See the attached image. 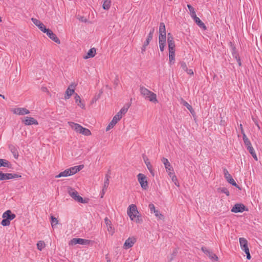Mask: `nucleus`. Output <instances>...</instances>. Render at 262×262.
I'll use <instances>...</instances> for the list:
<instances>
[{
    "mask_svg": "<svg viewBox=\"0 0 262 262\" xmlns=\"http://www.w3.org/2000/svg\"><path fill=\"white\" fill-rule=\"evenodd\" d=\"M140 92L141 95L145 99L154 103L158 102L157 95L146 88L143 86H140Z\"/></svg>",
    "mask_w": 262,
    "mask_h": 262,
    "instance_id": "f257e3e1",
    "label": "nucleus"
},
{
    "mask_svg": "<svg viewBox=\"0 0 262 262\" xmlns=\"http://www.w3.org/2000/svg\"><path fill=\"white\" fill-rule=\"evenodd\" d=\"M127 213L132 221L137 223H141L142 222L141 216L138 215L139 212L135 205H130L127 209Z\"/></svg>",
    "mask_w": 262,
    "mask_h": 262,
    "instance_id": "f03ea898",
    "label": "nucleus"
},
{
    "mask_svg": "<svg viewBox=\"0 0 262 262\" xmlns=\"http://www.w3.org/2000/svg\"><path fill=\"white\" fill-rule=\"evenodd\" d=\"M15 214L12 213L11 210L6 211L2 215L3 220L1 222V225L3 226H9L10 224V221L15 219Z\"/></svg>",
    "mask_w": 262,
    "mask_h": 262,
    "instance_id": "7ed1b4c3",
    "label": "nucleus"
},
{
    "mask_svg": "<svg viewBox=\"0 0 262 262\" xmlns=\"http://www.w3.org/2000/svg\"><path fill=\"white\" fill-rule=\"evenodd\" d=\"M68 192L75 201L82 203H86L83 198L78 194L77 191L75 189L69 187L68 188Z\"/></svg>",
    "mask_w": 262,
    "mask_h": 262,
    "instance_id": "20e7f679",
    "label": "nucleus"
},
{
    "mask_svg": "<svg viewBox=\"0 0 262 262\" xmlns=\"http://www.w3.org/2000/svg\"><path fill=\"white\" fill-rule=\"evenodd\" d=\"M239 242L241 246V248L243 251H244L247 255V258L250 259L251 255L249 252V249L248 246V242L244 237H241L239 238Z\"/></svg>",
    "mask_w": 262,
    "mask_h": 262,
    "instance_id": "39448f33",
    "label": "nucleus"
},
{
    "mask_svg": "<svg viewBox=\"0 0 262 262\" xmlns=\"http://www.w3.org/2000/svg\"><path fill=\"white\" fill-rule=\"evenodd\" d=\"M21 176L16 173H3L0 172V181L7 180L10 179H16L21 178Z\"/></svg>",
    "mask_w": 262,
    "mask_h": 262,
    "instance_id": "423d86ee",
    "label": "nucleus"
},
{
    "mask_svg": "<svg viewBox=\"0 0 262 262\" xmlns=\"http://www.w3.org/2000/svg\"><path fill=\"white\" fill-rule=\"evenodd\" d=\"M91 241L89 239H85L83 238H74L71 240L69 243L70 245H75L76 244H80L82 245H86L91 243Z\"/></svg>",
    "mask_w": 262,
    "mask_h": 262,
    "instance_id": "0eeeda50",
    "label": "nucleus"
},
{
    "mask_svg": "<svg viewBox=\"0 0 262 262\" xmlns=\"http://www.w3.org/2000/svg\"><path fill=\"white\" fill-rule=\"evenodd\" d=\"M201 250L205 254H206L209 257V258L213 262H216L218 261V257L216 256L215 254L213 253L212 251H210L205 247H202L201 248Z\"/></svg>",
    "mask_w": 262,
    "mask_h": 262,
    "instance_id": "6e6552de",
    "label": "nucleus"
},
{
    "mask_svg": "<svg viewBox=\"0 0 262 262\" xmlns=\"http://www.w3.org/2000/svg\"><path fill=\"white\" fill-rule=\"evenodd\" d=\"M138 179L141 187L143 189H146L148 187V183L145 175L142 173H139L138 175Z\"/></svg>",
    "mask_w": 262,
    "mask_h": 262,
    "instance_id": "1a4fd4ad",
    "label": "nucleus"
},
{
    "mask_svg": "<svg viewBox=\"0 0 262 262\" xmlns=\"http://www.w3.org/2000/svg\"><path fill=\"white\" fill-rule=\"evenodd\" d=\"M223 172L224 174V177L226 180L228 181L229 183L231 184L232 185L235 186L236 187H238V185L236 183V182L234 181V179L232 178V176L230 175V174L229 173L227 169L224 168L223 169Z\"/></svg>",
    "mask_w": 262,
    "mask_h": 262,
    "instance_id": "9d476101",
    "label": "nucleus"
},
{
    "mask_svg": "<svg viewBox=\"0 0 262 262\" xmlns=\"http://www.w3.org/2000/svg\"><path fill=\"white\" fill-rule=\"evenodd\" d=\"M159 40L165 39L166 38V33L165 24L163 23H160L159 29Z\"/></svg>",
    "mask_w": 262,
    "mask_h": 262,
    "instance_id": "9b49d317",
    "label": "nucleus"
},
{
    "mask_svg": "<svg viewBox=\"0 0 262 262\" xmlns=\"http://www.w3.org/2000/svg\"><path fill=\"white\" fill-rule=\"evenodd\" d=\"M245 210H247L246 209V207L244 204H236L232 207L231 211L234 213L243 212Z\"/></svg>",
    "mask_w": 262,
    "mask_h": 262,
    "instance_id": "f8f14e48",
    "label": "nucleus"
},
{
    "mask_svg": "<svg viewBox=\"0 0 262 262\" xmlns=\"http://www.w3.org/2000/svg\"><path fill=\"white\" fill-rule=\"evenodd\" d=\"M75 85L74 83H71L70 84L68 89L66 91L64 96V99L66 100L68 99L70 97L74 94L75 92Z\"/></svg>",
    "mask_w": 262,
    "mask_h": 262,
    "instance_id": "ddd939ff",
    "label": "nucleus"
},
{
    "mask_svg": "<svg viewBox=\"0 0 262 262\" xmlns=\"http://www.w3.org/2000/svg\"><path fill=\"white\" fill-rule=\"evenodd\" d=\"M22 122L26 125H38V121L34 118L26 117L23 120Z\"/></svg>",
    "mask_w": 262,
    "mask_h": 262,
    "instance_id": "4468645a",
    "label": "nucleus"
},
{
    "mask_svg": "<svg viewBox=\"0 0 262 262\" xmlns=\"http://www.w3.org/2000/svg\"><path fill=\"white\" fill-rule=\"evenodd\" d=\"M12 112L18 115H25L30 113L28 110L26 108L18 107L12 110Z\"/></svg>",
    "mask_w": 262,
    "mask_h": 262,
    "instance_id": "2eb2a0df",
    "label": "nucleus"
},
{
    "mask_svg": "<svg viewBox=\"0 0 262 262\" xmlns=\"http://www.w3.org/2000/svg\"><path fill=\"white\" fill-rule=\"evenodd\" d=\"M45 33H46L47 35L54 41L59 44L60 43V40L57 37L55 34H54L51 30L49 29H46Z\"/></svg>",
    "mask_w": 262,
    "mask_h": 262,
    "instance_id": "dca6fc26",
    "label": "nucleus"
},
{
    "mask_svg": "<svg viewBox=\"0 0 262 262\" xmlns=\"http://www.w3.org/2000/svg\"><path fill=\"white\" fill-rule=\"evenodd\" d=\"M31 20L42 32H45V31H47L45 26L39 20L35 18H32Z\"/></svg>",
    "mask_w": 262,
    "mask_h": 262,
    "instance_id": "f3484780",
    "label": "nucleus"
},
{
    "mask_svg": "<svg viewBox=\"0 0 262 262\" xmlns=\"http://www.w3.org/2000/svg\"><path fill=\"white\" fill-rule=\"evenodd\" d=\"M135 242L136 239L135 238L129 237L125 241L123 247L126 249L130 248L133 246Z\"/></svg>",
    "mask_w": 262,
    "mask_h": 262,
    "instance_id": "a211bd4d",
    "label": "nucleus"
},
{
    "mask_svg": "<svg viewBox=\"0 0 262 262\" xmlns=\"http://www.w3.org/2000/svg\"><path fill=\"white\" fill-rule=\"evenodd\" d=\"M104 222L107 227V231L111 235H113L114 233V229L112 226L111 221L107 217H105Z\"/></svg>",
    "mask_w": 262,
    "mask_h": 262,
    "instance_id": "6ab92c4d",
    "label": "nucleus"
},
{
    "mask_svg": "<svg viewBox=\"0 0 262 262\" xmlns=\"http://www.w3.org/2000/svg\"><path fill=\"white\" fill-rule=\"evenodd\" d=\"M68 124L74 130L78 133H80L81 129L82 127L80 124L73 122H69Z\"/></svg>",
    "mask_w": 262,
    "mask_h": 262,
    "instance_id": "aec40b11",
    "label": "nucleus"
},
{
    "mask_svg": "<svg viewBox=\"0 0 262 262\" xmlns=\"http://www.w3.org/2000/svg\"><path fill=\"white\" fill-rule=\"evenodd\" d=\"M162 162L164 164L165 168L167 171H173V169L167 159L165 158H163L162 159Z\"/></svg>",
    "mask_w": 262,
    "mask_h": 262,
    "instance_id": "412c9836",
    "label": "nucleus"
},
{
    "mask_svg": "<svg viewBox=\"0 0 262 262\" xmlns=\"http://www.w3.org/2000/svg\"><path fill=\"white\" fill-rule=\"evenodd\" d=\"M0 167L11 168L12 167V165L8 160L4 159H0Z\"/></svg>",
    "mask_w": 262,
    "mask_h": 262,
    "instance_id": "4be33fe9",
    "label": "nucleus"
},
{
    "mask_svg": "<svg viewBox=\"0 0 262 262\" xmlns=\"http://www.w3.org/2000/svg\"><path fill=\"white\" fill-rule=\"evenodd\" d=\"M195 23L201 28H203L204 29H206V27L204 24L200 20V19L196 16V15L192 17Z\"/></svg>",
    "mask_w": 262,
    "mask_h": 262,
    "instance_id": "5701e85b",
    "label": "nucleus"
},
{
    "mask_svg": "<svg viewBox=\"0 0 262 262\" xmlns=\"http://www.w3.org/2000/svg\"><path fill=\"white\" fill-rule=\"evenodd\" d=\"M154 32H155V28H152L150 30V32L147 36L146 41L144 42V43H145V46H148L149 45V42L151 41V40L152 38L153 34H154Z\"/></svg>",
    "mask_w": 262,
    "mask_h": 262,
    "instance_id": "b1692460",
    "label": "nucleus"
},
{
    "mask_svg": "<svg viewBox=\"0 0 262 262\" xmlns=\"http://www.w3.org/2000/svg\"><path fill=\"white\" fill-rule=\"evenodd\" d=\"M96 53V50L95 48H93L89 50L87 55L84 56L83 58L84 59H88L89 58H92L95 56Z\"/></svg>",
    "mask_w": 262,
    "mask_h": 262,
    "instance_id": "393cba45",
    "label": "nucleus"
},
{
    "mask_svg": "<svg viewBox=\"0 0 262 262\" xmlns=\"http://www.w3.org/2000/svg\"><path fill=\"white\" fill-rule=\"evenodd\" d=\"M70 176H71V171H70L69 169H67L63 171L60 172L58 175L56 176L55 178H58L62 177H68Z\"/></svg>",
    "mask_w": 262,
    "mask_h": 262,
    "instance_id": "a878e982",
    "label": "nucleus"
},
{
    "mask_svg": "<svg viewBox=\"0 0 262 262\" xmlns=\"http://www.w3.org/2000/svg\"><path fill=\"white\" fill-rule=\"evenodd\" d=\"M83 167V165L76 166L69 168L70 171H71V174L73 175L78 171H79L80 169Z\"/></svg>",
    "mask_w": 262,
    "mask_h": 262,
    "instance_id": "bb28decb",
    "label": "nucleus"
},
{
    "mask_svg": "<svg viewBox=\"0 0 262 262\" xmlns=\"http://www.w3.org/2000/svg\"><path fill=\"white\" fill-rule=\"evenodd\" d=\"M181 103L183 104L184 106H186L192 114H193V113L194 112L192 106L188 103L185 101L183 99H181Z\"/></svg>",
    "mask_w": 262,
    "mask_h": 262,
    "instance_id": "cd10ccee",
    "label": "nucleus"
},
{
    "mask_svg": "<svg viewBox=\"0 0 262 262\" xmlns=\"http://www.w3.org/2000/svg\"><path fill=\"white\" fill-rule=\"evenodd\" d=\"M75 100L77 105L82 108H84L85 107L84 104L81 102L80 96L78 94H76L75 96Z\"/></svg>",
    "mask_w": 262,
    "mask_h": 262,
    "instance_id": "c85d7f7f",
    "label": "nucleus"
},
{
    "mask_svg": "<svg viewBox=\"0 0 262 262\" xmlns=\"http://www.w3.org/2000/svg\"><path fill=\"white\" fill-rule=\"evenodd\" d=\"M169 58L170 63H173L175 60V49L169 50Z\"/></svg>",
    "mask_w": 262,
    "mask_h": 262,
    "instance_id": "c756f323",
    "label": "nucleus"
},
{
    "mask_svg": "<svg viewBox=\"0 0 262 262\" xmlns=\"http://www.w3.org/2000/svg\"><path fill=\"white\" fill-rule=\"evenodd\" d=\"M79 134H81L84 136H88L91 135V132L89 129L82 127Z\"/></svg>",
    "mask_w": 262,
    "mask_h": 262,
    "instance_id": "7c9ffc66",
    "label": "nucleus"
},
{
    "mask_svg": "<svg viewBox=\"0 0 262 262\" xmlns=\"http://www.w3.org/2000/svg\"><path fill=\"white\" fill-rule=\"evenodd\" d=\"M111 6L110 0H103V8L104 10H108Z\"/></svg>",
    "mask_w": 262,
    "mask_h": 262,
    "instance_id": "2f4dec72",
    "label": "nucleus"
},
{
    "mask_svg": "<svg viewBox=\"0 0 262 262\" xmlns=\"http://www.w3.org/2000/svg\"><path fill=\"white\" fill-rule=\"evenodd\" d=\"M159 47H160V51L161 52H163L165 49L166 40H165V39L159 40Z\"/></svg>",
    "mask_w": 262,
    "mask_h": 262,
    "instance_id": "473e14b6",
    "label": "nucleus"
},
{
    "mask_svg": "<svg viewBox=\"0 0 262 262\" xmlns=\"http://www.w3.org/2000/svg\"><path fill=\"white\" fill-rule=\"evenodd\" d=\"M45 243L43 241H39V242H38V243H37V249L39 250V251H41L45 247Z\"/></svg>",
    "mask_w": 262,
    "mask_h": 262,
    "instance_id": "72a5a7b5",
    "label": "nucleus"
},
{
    "mask_svg": "<svg viewBox=\"0 0 262 262\" xmlns=\"http://www.w3.org/2000/svg\"><path fill=\"white\" fill-rule=\"evenodd\" d=\"M51 219V226L53 228H55V226L58 224V221L57 218L52 216Z\"/></svg>",
    "mask_w": 262,
    "mask_h": 262,
    "instance_id": "f704fd0d",
    "label": "nucleus"
},
{
    "mask_svg": "<svg viewBox=\"0 0 262 262\" xmlns=\"http://www.w3.org/2000/svg\"><path fill=\"white\" fill-rule=\"evenodd\" d=\"M187 7L190 11V14L191 17H193L195 15H196L194 9L190 5H187Z\"/></svg>",
    "mask_w": 262,
    "mask_h": 262,
    "instance_id": "c9c22d12",
    "label": "nucleus"
},
{
    "mask_svg": "<svg viewBox=\"0 0 262 262\" xmlns=\"http://www.w3.org/2000/svg\"><path fill=\"white\" fill-rule=\"evenodd\" d=\"M143 159L148 169H151L152 167V166L150 162L149 161L147 157H143Z\"/></svg>",
    "mask_w": 262,
    "mask_h": 262,
    "instance_id": "e433bc0d",
    "label": "nucleus"
},
{
    "mask_svg": "<svg viewBox=\"0 0 262 262\" xmlns=\"http://www.w3.org/2000/svg\"><path fill=\"white\" fill-rule=\"evenodd\" d=\"M168 45V50H172L175 49V43L174 41H167Z\"/></svg>",
    "mask_w": 262,
    "mask_h": 262,
    "instance_id": "4c0bfd02",
    "label": "nucleus"
},
{
    "mask_svg": "<svg viewBox=\"0 0 262 262\" xmlns=\"http://www.w3.org/2000/svg\"><path fill=\"white\" fill-rule=\"evenodd\" d=\"M108 185H109V180H105L104 184H103V193L105 192V191L108 186Z\"/></svg>",
    "mask_w": 262,
    "mask_h": 262,
    "instance_id": "58836bf2",
    "label": "nucleus"
},
{
    "mask_svg": "<svg viewBox=\"0 0 262 262\" xmlns=\"http://www.w3.org/2000/svg\"><path fill=\"white\" fill-rule=\"evenodd\" d=\"M129 108L128 105L124 106L120 110V112L123 115H124L126 113V112L128 111V109Z\"/></svg>",
    "mask_w": 262,
    "mask_h": 262,
    "instance_id": "ea45409f",
    "label": "nucleus"
},
{
    "mask_svg": "<svg viewBox=\"0 0 262 262\" xmlns=\"http://www.w3.org/2000/svg\"><path fill=\"white\" fill-rule=\"evenodd\" d=\"M115 125L116 124L114 122V121H111V122L108 124V125L106 127V131H108L111 128H113Z\"/></svg>",
    "mask_w": 262,
    "mask_h": 262,
    "instance_id": "a19ab883",
    "label": "nucleus"
},
{
    "mask_svg": "<svg viewBox=\"0 0 262 262\" xmlns=\"http://www.w3.org/2000/svg\"><path fill=\"white\" fill-rule=\"evenodd\" d=\"M154 213L155 216L159 219L162 220L164 218L163 215L161 213H159V211L157 210L155 211Z\"/></svg>",
    "mask_w": 262,
    "mask_h": 262,
    "instance_id": "79ce46f5",
    "label": "nucleus"
},
{
    "mask_svg": "<svg viewBox=\"0 0 262 262\" xmlns=\"http://www.w3.org/2000/svg\"><path fill=\"white\" fill-rule=\"evenodd\" d=\"M220 189L222 192L226 194L227 196H229L230 195V192L226 188L223 187L220 188Z\"/></svg>",
    "mask_w": 262,
    "mask_h": 262,
    "instance_id": "37998d69",
    "label": "nucleus"
},
{
    "mask_svg": "<svg viewBox=\"0 0 262 262\" xmlns=\"http://www.w3.org/2000/svg\"><path fill=\"white\" fill-rule=\"evenodd\" d=\"M148 207L150 209L151 213H154L157 210L155 208V205L153 204H149Z\"/></svg>",
    "mask_w": 262,
    "mask_h": 262,
    "instance_id": "c03bdc74",
    "label": "nucleus"
},
{
    "mask_svg": "<svg viewBox=\"0 0 262 262\" xmlns=\"http://www.w3.org/2000/svg\"><path fill=\"white\" fill-rule=\"evenodd\" d=\"M172 181L174 183V184L178 187L179 186V183L178 182V179L176 176H172L171 179Z\"/></svg>",
    "mask_w": 262,
    "mask_h": 262,
    "instance_id": "a18cd8bd",
    "label": "nucleus"
},
{
    "mask_svg": "<svg viewBox=\"0 0 262 262\" xmlns=\"http://www.w3.org/2000/svg\"><path fill=\"white\" fill-rule=\"evenodd\" d=\"M181 67L182 68V69L185 71H186L188 69L187 65L184 62H181Z\"/></svg>",
    "mask_w": 262,
    "mask_h": 262,
    "instance_id": "49530a36",
    "label": "nucleus"
},
{
    "mask_svg": "<svg viewBox=\"0 0 262 262\" xmlns=\"http://www.w3.org/2000/svg\"><path fill=\"white\" fill-rule=\"evenodd\" d=\"M174 41L173 37L172 35L170 33H168L167 34V41Z\"/></svg>",
    "mask_w": 262,
    "mask_h": 262,
    "instance_id": "de8ad7c7",
    "label": "nucleus"
},
{
    "mask_svg": "<svg viewBox=\"0 0 262 262\" xmlns=\"http://www.w3.org/2000/svg\"><path fill=\"white\" fill-rule=\"evenodd\" d=\"M121 119L119 118V117H118V116H115L113 119H112V121H114V122L116 124Z\"/></svg>",
    "mask_w": 262,
    "mask_h": 262,
    "instance_id": "09e8293b",
    "label": "nucleus"
},
{
    "mask_svg": "<svg viewBox=\"0 0 262 262\" xmlns=\"http://www.w3.org/2000/svg\"><path fill=\"white\" fill-rule=\"evenodd\" d=\"M244 142L245 145L247 147V148L248 147H249L251 145H252L251 143V142H250V140L249 139L246 140V141H244Z\"/></svg>",
    "mask_w": 262,
    "mask_h": 262,
    "instance_id": "8fccbe9b",
    "label": "nucleus"
},
{
    "mask_svg": "<svg viewBox=\"0 0 262 262\" xmlns=\"http://www.w3.org/2000/svg\"><path fill=\"white\" fill-rule=\"evenodd\" d=\"M247 149L248 150V151H249L250 154H253L254 152H255L254 149L253 148V147L252 146V145H251L249 147H248Z\"/></svg>",
    "mask_w": 262,
    "mask_h": 262,
    "instance_id": "3c124183",
    "label": "nucleus"
},
{
    "mask_svg": "<svg viewBox=\"0 0 262 262\" xmlns=\"http://www.w3.org/2000/svg\"><path fill=\"white\" fill-rule=\"evenodd\" d=\"M167 172L168 176H169L170 178H171V179H172V176H176L174 173L173 172V171H168Z\"/></svg>",
    "mask_w": 262,
    "mask_h": 262,
    "instance_id": "603ef678",
    "label": "nucleus"
},
{
    "mask_svg": "<svg viewBox=\"0 0 262 262\" xmlns=\"http://www.w3.org/2000/svg\"><path fill=\"white\" fill-rule=\"evenodd\" d=\"M242 134L243 135V141H246V140H248V138H247V137L246 136L244 130H242Z\"/></svg>",
    "mask_w": 262,
    "mask_h": 262,
    "instance_id": "864d4df0",
    "label": "nucleus"
},
{
    "mask_svg": "<svg viewBox=\"0 0 262 262\" xmlns=\"http://www.w3.org/2000/svg\"><path fill=\"white\" fill-rule=\"evenodd\" d=\"M185 72H186L189 75H193V72L192 69H187Z\"/></svg>",
    "mask_w": 262,
    "mask_h": 262,
    "instance_id": "5fc2aeb1",
    "label": "nucleus"
},
{
    "mask_svg": "<svg viewBox=\"0 0 262 262\" xmlns=\"http://www.w3.org/2000/svg\"><path fill=\"white\" fill-rule=\"evenodd\" d=\"M147 46H145V43H144L142 47V53H143L144 52H145V51L146 50V47Z\"/></svg>",
    "mask_w": 262,
    "mask_h": 262,
    "instance_id": "6e6d98bb",
    "label": "nucleus"
},
{
    "mask_svg": "<svg viewBox=\"0 0 262 262\" xmlns=\"http://www.w3.org/2000/svg\"><path fill=\"white\" fill-rule=\"evenodd\" d=\"M122 115L123 114L121 113H120V111L118 112L117 114L116 115V116H118V117H119L120 119H121V118L122 117Z\"/></svg>",
    "mask_w": 262,
    "mask_h": 262,
    "instance_id": "4d7b16f0",
    "label": "nucleus"
},
{
    "mask_svg": "<svg viewBox=\"0 0 262 262\" xmlns=\"http://www.w3.org/2000/svg\"><path fill=\"white\" fill-rule=\"evenodd\" d=\"M252 155V156L253 157V158L256 160V161H257L258 159H257V156H256V155L255 154V152H254L253 154H251Z\"/></svg>",
    "mask_w": 262,
    "mask_h": 262,
    "instance_id": "13d9d810",
    "label": "nucleus"
},
{
    "mask_svg": "<svg viewBox=\"0 0 262 262\" xmlns=\"http://www.w3.org/2000/svg\"><path fill=\"white\" fill-rule=\"evenodd\" d=\"M148 170H149V171H150V173H151V174L152 176H154V175H155V173H154V170H153V169H152V167L151 169H148Z\"/></svg>",
    "mask_w": 262,
    "mask_h": 262,
    "instance_id": "bf43d9fd",
    "label": "nucleus"
},
{
    "mask_svg": "<svg viewBox=\"0 0 262 262\" xmlns=\"http://www.w3.org/2000/svg\"><path fill=\"white\" fill-rule=\"evenodd\" d=\"M79 20L83 22L86 21V19L84 18L83 17H81L80 18H79Z\"/></svg>",
    "mask_w": 262,
    "mask_h": 262,
    "instance_id": "052dcab7",
    "label": "nucleus"
},
{
    "mask_svg": "<svg viewBox=\"0 0 262 262\" xmlns=\"http://www.w3.org/2000/svg\"><path fill=\"white\" fill-rule=\"evenodd\" d=\"M105 180H109L110 178V176L108 174H106L105 175Z\"/></svg>",
    "mask_w": 262,
    "mask_h": 262,
    "instance_id": "680f3d73",
    "label": "nucleus"
},
{
    "mask_svg": "<svg viewBox=\"0 0 262 262\" xmlns=\"http://www.w3.org/2000/svg\"><path fill=\"white\" fill-rule=\"evenodd\" d=\"M239 128H240V129H241V133H242V130H244V129H243V126H242V124H240V125H239Z\"/></svg>",
    "mask_w": 262,
    "mask_h": 262,
    "instance_id": "e2e57ef3",
    "label": "nucleus"
},
{
    "mask_svg": "<svg viewBox=\"0 0 262 262\" xmlns=\"http://www.w3.org/2000/svg\"><path fill=\"white\" fill-rule=\"evenodd\" d=\"M0 97H2L3 99H5V96H4V95H2V94H0Z\"/></svg>",
    "mask_w": 262,
    "mask_h": 262,
    "instance_id": "0e129e2a",
    "label": "nucleus"
},
{
    "mask_svg": "<svg viewBox=\"0 0 262 262\" xmlns=\"http://www.w3.org/2000/svg\"><path fill=\"white\" fill-rule=\"evenodd\" d=\"M238 64H239V66H241V61H240V59H238Z\"/></svg>",
    "mask_w": 262,
    "mask_h": 262,
    "instance_id": "69168bd1",
    "label": "nucleus"
},
{
    "mask_svg": "<svg viewBox=\"0 0 262 262\" xmlns=\"http://www.w3.org/2000/svg\"><path fill=\"white\" fill-rule=\"evenodd\" d=\"M104 193H103V191H102V194H101V198H103V195H104Z\"/></svg>",
    "mask_w": 262,
    "mask_h": 262,
    "instance_id": "338daca9",
    "label": "nucleus"
},
{
    "mask_svg": "<svg viewBox=\"0 0 262 262\" xmlns=\"http://www.w3.org/2000/svg\"><path fill=\"white\" fill-rule=\"evenodd\" d=\"M13 152V155H14V156L15 158H16V154L14 153V152ZM18 155H17V157Z\"/></svg>",
    "mask_w": 262,
    "mask_h": 262,
    "instance_id": "774afa93",
    "label": "nucleus"
}]
</instances>
